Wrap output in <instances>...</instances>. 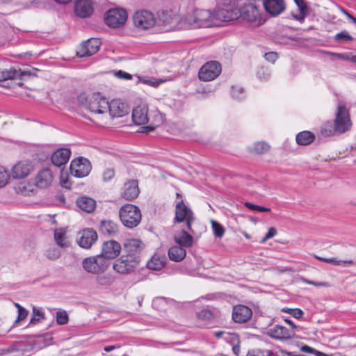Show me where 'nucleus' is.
I'll list each match as a JSON object with an SVG mask.
<instances>
[{
	"label": "nucleus",
	"instance_id": "f257e3e1",
	"mask_svg": "<svg viewBox=\"0 0 356 356\" xmlns=\"http://www.w3.org/2000/svg\"><path fill=\"white\" fill-rule=\"evenodd\" d=\"M78 102L94 114H108V101L99 91L83 90L79 95Z\"/></svg>",
	"mask_w": 356,
	"mask_h": 356
},
{
	"label": "nucleus",
	"instance_id": "f03ea898",
	"mask_svg": "<svg viewBox=\"0 0 356 356\" xmlns=\"http://www.w3.org/2000/svg\"><path fill=\"white\" fill-rule=\"evenodd\" d=\"M183 26L191 29L218 26V20L214 11L196 8L183 18Z\"/></svg>",
	"mask_w": 356,
	"mask_h": 356
},
{
	"label": "nucleus",
	"instance_id": "7ed1b4c3",
	"mask_svg": "<svg viewBox=\"0 0 356 356\" xmlns=\"http://www.w3.org/2000/svg\"><path fill=\"white\" fill-rule=\"evenodd\" d=\"M133 122L136 124H145L150 122V124L143 127V132H150L155 129L164 121L163 115L159 111H155L152 114L148 115V108L146 104H141L133 109Z\"/></svg>",
	"mask_w": 356,
	"mask_h": 356
},
{
	"label": "nucleus",
	"instance_id": "20e7f679",
	"mask_svg": "<svg viewBox=\"0 0 356 356\" xmlns=\"http://www.w3.org/2000/svg\"><path fill=\"white\" fill-rule=\"evenodd\" d=\"M37 71L38 70L36 68H33L32 70H17L14 68L1 70L0 71V82L15 81V86L23 87L24 82L26 81L29 78L35 76Z\"/></svg>",
	"mask_w": 356,
	"mask_h": 356
},
{
	"label": "nucleus",
	"instance_id": "39448f33",
	"mask_svg": "<svg viewBox=\"0 0 356 356\" xmlns=\"http://www.w3.org/2000/svg\"><path fill=\"white\" fill-rule=\"evenodd\" d=\"M122 223L128 228L136 227L141 220V213L139 208L134 204H127L119 211Z\"/></svg>",
	"mask_w": 356,
	"mask_h": 356
},
{
	"label": "nucleus",
	"instance_id": "423d86ee",
	"mask_svg": "<svg viewBox=\"0 0 356 356\" xmlns=\"http://www.w3.org/2000/svg\"><path fill=\"white\" fill-rule=\"evenodd\" d=\"M240 13L243 20L255 26L264 24L266 21L259 7L253 3H244L240 8Z\"/></svg>",
	"mask_w": 356,
	"mask_h": 356
},
{
	"label": "nucleus",
	"instance_id": "0eeeda50",
	"mask_svg": "<svg viewBox=\"0 0 356 356\" xmlns=\"http://www.w3.org/2000/svg\"><path fill=\"white\" fill-rule=\"evenodd\" d=\"M334 123L337 134H343L351 129L349 111L344 105L339 104Z\"/></svg>",
	"mask_w": 356,
	"mask_h": 356
},
{
	"label": "nucleus",
	"instance_id": "6e6552de",
	"mask_svg": "<svg viewBox=\"0 0 356 356\" xmlns=\"http://www.w3.org/2000/svg\"><path fill=\"white\" fill-rule=\"evenodd\" d=\"M127 17V13L124 8H111L106 13L104 22L109 27L119 28L126 23Z\"/></svg>",
	"mask_w": 356,
	"mask_h": 356
},
{
	"label": "nucleus",
	"instance_id": "1a4fd4ad",
	"mask_svg": "<svg viewBox=\"0 0 356 356\" xmlns=\"http://www.w3.org/2000/svg\"><path fill=\"white\" fill-rule=\"evenodd\" d=\"M82 267L88 273L97 275L106 270L108 264L103 257L96 255L84 258L82 261Z\"/></svg>",
	"mask_w": 356,
	"mask_h": 356
},
{
	"label": "nucleus",
	"instance_id": "9d476101",
	"mask_svg": "<svg viewBox=\"0 0 356 356\" xmlns=\"http://www.w3.org/2000/svg\"><path fill=\"white\" fill-rule=\"evenodd\" d=\"M215 12V18L218 20V26L222 22L235 20L241 17L240 9L238 10L234 3L224 5Z\"/></svg>",
	"mask_w": 356,
	"mask_h": 356
},
{
	"label": "nucleus",
	"instance_id": "9b49d317",
	"mask_svg": "<svg viewBox=\"0 0 356 356\" xmlns=\"http://www.w3.org/2000/svg\"><path fill=\"white\" fill-rule=\"evenodd\" d=\"M139 259L135 257H129L127 255H122L117 259L113 266L115 271L120 274H128L133 272L138 266Z\"/></svg>",
	"mask_w": 356,
	"mask_h": 356
},
{
	"label": "nucleus",
	"instance_id": "f8f14e48",
	"mask_svg": "<svg viewBox=\"0 0 356 356\" xmlns=\"http://www.w3.org/2000/svg\"><path fill=\"white\" fill-rule=\"evenodd\" d=\"M222 67L218 61H209L202 66L198 72L199 79L203 81H211L221 73Z\"/></svg>",
	"mask_w": 356,
	"mask_h": 356
},
{
	"label": "nucleus",
	"instance_id": "ddd939ff",
	"mask_svg": "<svg viewBox=\"0 0 356 356\" xmlns=\"http://www.w3.org/2000/svg\"><path fill=\"white\" fill-rule=\"evenodd\" d=\"M133 22L136 27L143 30L151 29L156 24L154 15L145 10L136 12L133 16Z\"/></svg>",
	"mask_w": 356,
	"mask_h": 356
},
{
	"label": "nucleus",
	"instance_id": "4468645a",
	"mask_svg": "<svg viewBox=\"0 0 356 356\" xmlns=\"http://www.w3.org/2000/svg\"><path fill=\"white\" fill-rule=\"evenodd\" d=\"M156 24L161 26H168L170 28H175L180 25L181 26L183 19L172 10H162L157 13Z\"/></svg>",
	"mask_w": 356,
	"mask_h": 356
},
{
	"label": "nucleus",
	"instance_id": "2eb2a0df",
	"mask_svg": "<svg viewBox=\"0 0 356 356\" xmlns=\"http://www.w3.org/2000/svg\"><path fill=\"white\" fill-rule=\"evenodd\" d=\"M175 220L177 222H186L188 229H191V223L194 220L193 213L182 200L176 203Z\"/></svg>",
	"mask_w": 356,
	"mask_h": 356
},
{
	"label": "nucleus",
	"instance_id": "dca6fc26",
	"mask_svg": "<svg viewBox=\"0 0 356 356\" xmlns=\"http://www.w3.org/2000/svg\"><path fill=\"white\" fill-rule=\"evenodd\" d=\"M91 166L89 161L84 158H79L72 161L70 173L72 176L82 178L86 177L90 172Z\"/></svg>",
	"mask_w": 356,
	"mask_h": 356
},
{
	"label": "nucleus",
	"instance_id": "f3484780",
	"mask_svg": "<svg viewBox=\"0 0 356 356\" xmlns=\"http://www.w3.org/2000/svg\"><path fill=\"white\" fill-rule=\"evenodd\" d=\"M130 106L124 100L117 98L108 102V113L112 118H120L129 113Z\"/></svg>",
	"mask_w": 356,
	"mask_h": 356
},
{
	"label": "nucleus",
	"instance_id": "a211bd4d",
	"mask_svg": "<svg viewBox=\"0 0 356 356\" xmlns=\"http://www.w3.org/2000/svg\"><path fill=\"white\" fill-rule=\"evenodd\" d=\"M33 170V165L30 161H21L13 166L10 175L15 179H24L28 177Z\"/></svg>",
	"mask_w": 356,
	"mask_h": 356
},
{
	"label": "nucleus",
	"instance_id": "6ab92c4d",
	"mask_svg": "<svg viewBox=\"0 0 356 356\" xmlns=\"http://www.w3.org/2000/svg\"><path fill=\"white\" fill-rule=\"evenodd\" d=\"M101 42L97 38H90L83 42L79 47L76 54L79 57L90 56L97 53Z\"/></svg>",
	"mask_w": 356,
	"mask_h": 356
},
{
	"label": "nucleus",
	"instance_id": "aec40b11",
	"mask_svg": "<svg viewBox=\"0 0 356 356\" xmlns=\"http://www.w3.org/2000/svg\"><path fill=\"white\" fill-rule=\"evenodd\" d=\"M79 234L80 237L77 241V243L81 248L86 250L91 248L98 238L97 232L91 228L83 229L79 232Z\"/></svg>",
	"mask_w": 356,
	"mask_h": 356
},
{
	"label": "nucleus",
	"instance_id": "412c9836",
	"mask_svg": "<svg viewBox=\"0 0 356 356\" xmlns=\"http://www.w3.org/2000/svg\"><path fill=\"white\" fill-rule=\"evenodd\" d=\"M120 244L115 241H108L104 243L102 253L99 254L103 257L104 259H112L117 257L121 251Z\"/></svg>",
	"mask_w": 356,
	"mask_h": 356
},
{
	"label": "nucleus",
	"instance_id": "4be33fe9",
	"mask_svg": "<svg viewBox=\"0 0 356 356\" xmlns=\"http://www.w3.org/2000/svg\"><path fill=\"white\" fill-rule=\"evenodd\" d=\"M123 245L126 255L129 257H135L139 259L138 254L143 248V244L141 241L136 238H129L124 241Z\"/></svg>",
	"mask_w": 356,
	"mask_h": 356
},
{
	"label": "nucleus",
	"instance_id": "5701e85b",
	"mask_svg": "<svg viewBox=\"0 0 356 356\" xmlns=\"http://www.w3.org/2000/svg\"><path fill=\"white\" fill-rule=\"evenodd\" d=\"M138 181L131 179L126 181L122 188L121 195L127 200H132L139 195Z\"/></svg>",
	"mask_w": 356,
	"mask_h": 356
},
{
	"label": "nucleus",
	"instance_id": "b1692460",
	"mask_svg": "<svg viewBox=\"0 0 356 356\" xmlns=\"http://www.w3.org/2000/svg\"><path fill=\"white\" fill-rule=\"evenodd\" d=\"M252 315V310L245 305H236L234 307L232 319L236 323H243L250 319Z\"/></svg>",
	"mask_w": 356,
	"mask_h": 356
},
{
	"label": "nucleus",
	"instance_id": "393cba45",
	"mask_svg": "<svg viewBox=\"0 0 356 356\" xmlns=\"http://www.w3.org/2000/svg\"><path fill=\"white\" fill-rule=\"evenodd\" d=\"M268 334L275 339L285 340L293 338L295 333L282 325H277L268 330Z\"/></svg>",
	"mask_w": 356,
	"mask_h": 356
},
{
	"label": "nucleus",
	"instance_id": "a878e982",
	"mask_svg": "<svg viewBox=\"0 0 356 356\" xmlns=\"http://www.w3.org/2000/svg\"><path fill=\"white\" fill-rule=\"evenodd\" d=\"M263 5L266 11L272 16H277L285 10L284 0H264Z\"/></svg>",
	"mask_w": 356,
	"mask_h": 356
},
{
	"label": "nucleus",
	"instance_id": "bb28decb",
	"mask_svg": "<svg viewBox=\"0 0 356 356\" xmlns=\"http://www.w3.org/2000/svg\"><path fill=\"white\" fill-rule=\"evenodd\" d=\"M93 10V3L92 0H77L75 3V13L78 16L82 18L91 15Z\"/></svg>",
	"mask_w": 356,
	"mask_h": 356
},
{
	"label": "nucleus",
	"instance_id": "cd10ccee",
	"mask_svg": "<svg viewBox=\"0 0 356 356\" xmlns=\"http://www.w3.org/2000/svg\"><path fill=\"white\" fill-rule=\"evenodd\" d=\"M34 180L37 187L46 188L49 186L52 182V173L49 169H43L37 174Z\"/></svg>",
	"mask_w": 356,
	"mask_h": 356
},
{
	"label": "nucleus",
	"instance_id": "c85d7f7f",
	"mask_svg": "<svg viewBox=\"0 0 356 356\" xmlns=\"http://www.w3.org/2000/svg\"><path fill=\"white\" fill-rule=\"evenodd\" d=\"M70 154L71 152L68 148L58 149L51 155V162L54 165L60 167L68 161Z\"/></svg>",
	"mask_w": 356,
	"mask_h": 356
},
{
	"label": "nucleus",
	"instance_id": "c756f323",
	"mask_svg": "<svg viewBox=\"0 0 356 356\" xmlns=\"http://www.w3.org/2000/svg\"><path fill=\"white\" fill-rule=\"evenodd\" d=\"M174 238L177 245L184 249L193 245V237L185 230L177 232Z\"/></svg>",
	"mask_w": 356,
	"mask_h": 356
},
{
	"label": "nucleus",
	"instance_id": "7c9ffc66",
	"mask_svg": "<svg viewBox=\"0 0 356 356\" xmlns=\"http://www.w3.org/2000/svg\"><path fill=\"white\" fill-rule=\"evenodd\" d=\"M99 232L108 236H115L118 232V225L110 220H104L99 225Z\"/></svg>",
	"mask_w": 356,
	"mask_h": 356
},
{
	"label": "nucleus",
	"instance_id": "2f4dec72",
	"mask_svg": "<svg viewBox=\"0 0 356 356\" xmlns=\"http://www.w3.org/2000/svg\"><path fill=\"white\" fill-rule=\"evenodd\" d=\"M77 207L86 213L92 212L96 207V202L91 197L83 196L76 200Z\"/></svg>",
	"mask_w": 356,
	"mask_h": 356
},
{
	"label": "nucleus",
	"instance_id": "473e14b6",
	"mask_svg": "<svg viewBox=\"0 0 356 356\" xmlns=\"http://www.w3.org/2000/svg\"><path fill=\"white\" fill-rule=\"evenodd\" d=\"M186 255V250L179 245H173L168 250V257L170 260L179 262L182 261Z\"/></svg>",
	"mask_w": 356,
	"mask_h": 356
},
{
	"label": "nucleus",
	"instance_id": "72a5a7b5",
	"mask_svg": "<svg viewBox=\"0 0 356 356\" xmlns=\"http://www.w3.org/2000/svg\"><path fill=\"white\" fill-rule=\"evenodd\" d=\"M165 259L158 254H154L147 263V267L154 270L162 269L165 265Z\"/></svg>",
	"mask_w": 356,
	"mask_h": 356
},
{
	"label": "nucleus",
	"instance_id": "f704fd0d",
	"mask_svg": "<svg viewBox=\"0 0 356 356\" xmlns=\"http://www.w3.org/2000/svg\"><path fill=\"white\" fill-rule=\"evenodd\" d=\"M15 191L17 194L23 196H31L34 194V186L29 182H21L15 187Z\"/></svg>",
	"mask_w": 356,
	"mask_h": 356
},
{
	"label": "nucleus",
	"instance_id": "c9c22d12",
	"mask_svg": "<svg viewBox=\"0 0 356 356\" xmlns=\"http://www.w3.org/2000/svg\"><path fill=\"white\" fill-rule=\"evenodd\" d=\"M54 240L60 248H67L70 243L66 236V230L64 228L57 229L54 232Z\"/></svg>",
	"mask_w": 356,
	"mask_h": 356
},
{
	"label": "nucleus",
	"instance_id": "e433bc0d",
	"mask_svg": "<svg viewBox=\"0 0 356 356\" xmlns=\"http://www.w3.org/2000/svg\"><path fill=\"white\" fill-rule=\"evenodd\" d=\"M315 139L314 134L309 131H304L297 134L296 140L298 144L307 145L312 143Z\"/></svg>",
	"mask_w": 356,
	"mask_h": 356
},
{
	"label": "nucleus",
	"instance_id": "4c0bfd02",
	"mask_svg": "<svg viewBox=\"0 0 356 356\" xmlns=\"http://www.w3.org/2000/svg\"><path fill=\"white\" fill-rule=\"evenodd\" d=\"M33 92V94H31L29 92H26V97H30L34 99H38V101L40 102H51V99H50L49 96L50 94L49 92H47L45 90H31Z\"/></svg>",
	"mask_w": 356,
	"mask_h": 356
},
{
	"label": "nucleus",
	"instance_id": "58836bf2",
	"mask_svg": "<svg viewBox=\"0 0 356 356\" xmlns=\"http://www.w3.org/2000/svg\"><path fill=\"white\" fill-rule=\"evenodd\" d=\"M138 83H144L148 86L156 88L160 86L161 83H163L165 81V79H156L154 77H149V76H143V77H138Z\"/></svg>",
	"mask_w": 356,
	"mask_h": 356
},
{
	"label": "nucleus",
	"instance_id": "ea45409f",
	"mask_svg": "<svg viewBox=\"0 0 356 356\" xmlns=\"http://www.w3.org/2000/svg\"><path fill=\"white\" fill-rule=\"evenodd\" d=\"M270 149V145L264 141H259L254 143L252 147L251 151L252 152L257 153V154H265L268 152Z\"/></svg>",
	"mask_w": 356,
	"mask_h": 356
},
{
	"label": "nucleus",
	"instance_id": "a19ab883",
	"mask_svg": "<svg viewBox=\"0 0 356 356\" xmlns=\"http://www.w3.org/2000/svg\"><path fill=\"white\" fill-rule=\"evenodd\" d=\"M44 318V314L41 309L35 307H33L32 316L30 320L31 324H37L41 320Z\"/></svg>",
	"mask_w": 356,
	"mask_h": 356
},
{
	"label": "nucleus",
	"instance_id": "79ce46f5",
	"mask_svg": "<svg viewBox=\"0 0 356 356\" xmlns=\"http://www.w3.org/2000/svg\"><path fill=\"white\" fill-rule=\"evenodd\" d=\"M321 133L324 136H331L337 133V130L334 124L333 125L331 122H327L321 128Z\"/></svg>",
	"mask_w": 356,
	"mask_h": 356
},
{
	"label": "nucleus",
	"instance_id": "37998d69",
	"mask_svg": "<svg viewBox=\"0 0 356 356\" xmlns=\"http://www.w3.org/2000/svg\"><path fill=\"white\" fill-rule=\"evenodd\" d=\"M211 224L214 236L216 238H222L225 234L224 227L214 220H211Z\"/></svg>",
	"mask_w": 356,
	"mask_h": 356
},
{
	"label": "nucleus",
	"instance_id": "c03bdc74",
	"mask_svg": "<svg viewBox=\"0 0 356 356\" xmlns=\"http://www.w3.org/2000/svg\"><path fill=\"white\" fill-rule=\"evenodd\" d=\"M56 323L60 325H65L68 323L69 317L66 311L60 309L56 313Z\"/></svg>",
	"mask_w": 356,
	"mask_h": 356
},
{
	"label": "nucleus",
	"instance_id": "a18cd8bd",
	"mask_svg": "<svg viewBox=\"0 0 356 356\" xmlns=\"http://www.w3.org/2000/svg\"><path fill=\"white\" fill-rule=\"evenodd\" d=\"M296 4L299 8V15L296 16V18L298 20H302L305 19L307 12V6L304 1V0H294Z\"/></svg>",
	"mask_w": 356,
	"mask_h": 356
},
{
	"label": "nucleus",
	"instance_id": "49530a36",
	"mask_svg": "<svg viewBox=\"0 0 356 356\" xmlns=\"http://www.w3.org/2000/svg\"><path fill=\"white\" fill-rule=\"evenodd\" d=\"M10 172L3 166L0 165V188L5 186L9 181Z\"/></svg>",
	"mask_w": 356,
	"mask_h": 356
},
{
	"label": "nucleus",
	"instance_id": "de8ad7c7",
	"mask_svg": "<svg viewBox=\"0 0 356 356\" xmlns=\"http://www.w3.org/2000/svg\"><path fill=\"white\" fill-rule=\"evenodd\" d=\"M334 40L339 42H344L352 41L353 38L346 31H343L335 35Z\"/></svg>",
	"mask_w": 356,
	"mask_h": 356
},
{
	"label": "nucleus",
	"instance_id": "09e8293b",
	"mask_svg": "<svg viewBox=\"0 0 356 356\" xmlns=\"http://www.w3.org/2000/svg\"><path fill=\"white\" fill-rule=\"evenodd\" d=\"M224 340L228 343H229L231 345L232 344H239V337L237 334L236 333H232L227 332L225 334Z\"/></svg>",
	"mask_w": 356,
	"mask_h": 356
},
{
	"label": "nucleus",
	"instance_id": "8fccbe9b",
	"mask_svg": "<svg viewBox=\"0 0 356 356\" xmlns=\"http://www.w3.org/2000/svg\"><path fill=\"white\" fill-rule=\"evenodd\" d=\"M283 312L291 314L292 316H293L296 318H300L303 315V312L298 308H283L282 309Z\"/></svg>",
	"mask_w": 356,
	"mask_h": 356
},
{
	"label": "nucleus",
	"instance_id": "3c124183",
	"mask_svg": "<svg viewBox=\"0 0 356 356\" xmlns=\"http://www.w3.org/2000/svg\"><path fill=\"white\" fill-rule=\"evenodd\" d=\"M115 170L113 168H106L102 172V180L104 182L110 181L115 176Z\"/></svg>",
	"mask_w": 356,
	"mask_h": 356
},
{
	"label": "nucleus",
	"instance_id": "603ef678",
	"mask_svg": "<svg viewBox=\"0 0 356 356\" xmlns=\"http://www.w3.org/2000/svg\"><path fill=\"white\" fill-rule=\"evenodd\" d=\"M97 282L100 285L106 286L110 285L113 280L110 275H103L97 277Z\"/></svg>",
	"mask_w": 356,
	"mask_h": 356
},
{
	"label": "nucleus",
	"instance_id": "864d4df0",
	"mask_svg": "<svg viewBox=\"0 0 356 356\" xmlns=\"http://www.w3.org/2000/svg\"><path fill=\"white\" fill-rule=\"evenodd\" d=\"M230 92L231 97L236 101H241L246 97L245 90H230Z\"/></svg>",
	"mask_w": 356,
	"mask_h": 356
},
{
	"label": "nucleus",
	"instance_id": "5fc2aeb1",
	"mask_svg": "<svg viewBox=\"0 0 356 356\" xmlns=\"http://www.w3.org/2000/svg\"><path fill=\"white\" fill-rule=\"evenodd\" d=\"M245 206L252 211H257L259 212H266L270 211V209L268 207L256 205L250 202H245Z\"/></svg>",
	"mask_w": 356,
	"mask_h": 356
},
{
	"label": "nucleus",
	"instance_id": "6e6d98bb",
	"mask_svg": "<svg viewBox=\"0 0 356 356\" xmlns=\"http://www.w3.org/2000/svg\"><path fill=\"white\" fill-rule=\"evenodd\" d=\"M112 73L115 77L120 79L129 80L132 78L131 74L122 70L113 71Z\"/></svg>",
	"mask_w": 356,
	"mask_h": 356
},
{
	"label": "nucleus",
	"instance_id": "4d7b16f0",
	"mask_svg": "<svg viewBox=\"0 0 356 356\" xmlns=\"http://www.w3.org/2000/svg\"><path fill=\"white\" fill-rule=\"evenodd\" d=\"M325 54L327 55L334 56L338 59H341L343 60H349L350 53H334L330 51H325Z\"/></svg>",
	"mask_w": 356,
	"mask_h": 356
},
{
	"label": "nucleus",
	"instance_id": "13d9d810",
	"mask_svg": "<svg viewBox=\"0 0 356 356\" xmlns=\"http://www.w3.org/2000/svg\"><path fill=\"white\" fill-rule=\"evenodd\" d=\"M301 280L302 281V282H304L305 284H312V285H314L315 286L328 287V286H330V284L327 283V282H314V281H312V280H307L306 278H302Z\"/></svg>",
	"mask_w": 356,
	"mask_h": 356
},
{
	"label": "nucleus",
	"instance_id": "bf43d9fd",
	"mask_svg": "<svg viewBox=\"0 0 356 356\" xmlns=\"http://www.w3.org/2000/svg\"><path fill=\"white\" fill-rule=\"evenodd\" d=\"M212 316L211 312L208 309H202L197 314V318L202 320L210 319Z\"/></svg>",
	"mask_w": 356,
	"mask_h": 356
},
{
	"label": "nucleus",
	"instance_id": "052dcab7",
	"mask_svg": "<svg viewBox=\"0 0 356 356\" xmlns=\"http://www.w3.org/2000/svg\"><path fill=\"white\" fill-rule=\"evenodd\" d=\"M277 230L275 228L270 227L268 229L266 236L261 239V243H265L267 240L274 237L277 234Z\"/></svg>",
	"mask_w": 356,
	"mask_h": 356
},
{
	"label": "nucleus",
	"instance_id": "680f3d73",
	"mask_svg": "<svg viewBox=\"0 0 356 356\" xmlns=\"http://www.w3.org/2000/svg\"><path fill=\"white\" fill-rule=\"evenodd\" d=\"M265 59L272 63H274L278 58L277 54L275 52H268L264 55Z\"/></svg>",
	"mask_w": 356,
	"mask_h": 356
},
{
	"label": "nucleus",
	"instance_id": "e2e57ef3",
	"mask_svg": "<svg viewBox=\"0 0 356 356\" xmlns=\"http://www.w3.org/2000/svg\"><path fill=\"white\" fill-rule=\"evenodd\" d=\"M17 312L18 315L15 320V323H18L19 321L24 320L25 318H26L29 314V312L25 308L21 309L20 311H18Z\"/></svg>",
	"mask_w": 356,
	"mask_h": 356
},
{
	"label": "nucleus",
	"instance_id": "0e129e2a",
	"mask_svg": "<svg viewBox=\"0 0 356 356\" xmlns=\"http://www.w3.org/2000/svg\"><path fill=\"white\" fill-rule=\"evenodd\" d=\"M59 256H60L59 251L57 250H55V249L49 250L47 253V257L51 259H56L58 258Z\"/></svg>",
	"mask_w": 356,
	"mask_h": 356
},
{
	"label": "nucleus",
	"instance_id": "69168bd1",
	"mask_svg": "<svg viewBox=\"0 0 356 356\" xmlns=\"http://www.w3.org/2000/svg\"><path fill=\"white\" fill-rule=\"evenodd\" d=\"M248 356H276L272 351L269 350H261L257 355H248Z\"/></svg>",
	"mask_w": 356,
	"mask_h": 356
},
{
	"label": "nucleus",
	"instance_id": "338daca9",
	"mask_svg": "<svg viewBox=\"0 0 356 356\" xmlns=\"http://www.w3.org/2000/svg\"><path fill=\"white\" fill-rule=\"evenodd\" d=\"M339 265L342 266H350L355 264V262L353 260L348 259V260H339Z\"/></svg>",
	"mask_w": 356,
	"mask_h": 356
},
{
	"label": "nucleus",
	"instance_id": "774afa93",
	"mask_svg": "<svg viewBox=\"0 0 356 356\" xmlns=\"http://www.w3.org/2000/svg\"><path fill=\"white\" fill-rule=\"evenodd\" d=\"M343 13L347 17L348 19L349 20V22L354 24L355 25V26H356V18L354 17L352 15L348 13L345 10H343Z\"/></svg>",
	"mask_w": 356,
	"mask_h": 356
}]
</instances>
